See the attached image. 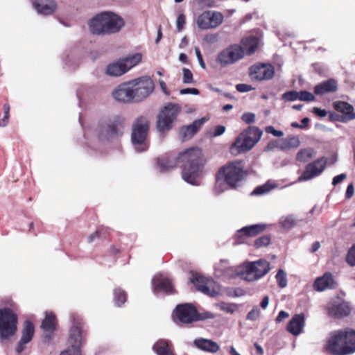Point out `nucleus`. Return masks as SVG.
<instances>
[{"label":"nucleus","mask_w":355,"mask_h":355,"mask_svg":"<svg viewBox=\"0 0 355 355\" xmlns=\"http://www.w3.org/2000/svg\"><path fill=\"white\" fill-rule=\"evenodd\" d=\"M178 162L182 164V179L190 184L198 185L197 178L205 163L201 150L190 148L180 153L178 157L164 155L157 159L155 168L159 172L165 173L174 168Z\"/></svg>","instance_id":"nucleus-1"},{"label":"nucleus","mask_w":355,"mask_h":355,"mask_svg":"<svg viewBox=\"0 0 355 355\" xmlns=\"http://www.w3.org/2000/svg\"><path fill=\"white\" fill-rule=\"evenodd\" d=\"M334 355H349L355 352V330L345 328L330 333L325 345Z\"/></svg>","instance_id":"nucleus-2"},{"label":"nucleus","mask_w":355,"mask_h":355,"mask_svg":"<svg viewBox=\"0 0 355 355\" xmlns=\"http://www.w3.org/2000/svg\"><path fill=\"white\" fill-rule=\"evenodd\" d=\"M124 25L123 19L112 12H102L97 14L89 22L90 31L98 35L116 33Z\"/></svg>","instance_id":"nucleus-3"},{"label":"nucleus","mask_w":355,"mask_h":355,"mask_svg":"<svg viewBox=\"0 0 355 355\" xmlns=\"http://www.w3.org/2000/svg\"><path fill=\"white\" fill-rule=\"evenodd\" d=\"M270 270V263L265 259H259L244 262L236 268V272L243 280L254 282L268 274Z\"/></svg>","instance_id":"nucleus-4"},{"label":"nucleus","mask_w":355,"mask_h":355,"mask_svg":"<svg viewBox=\"0 0 355 355\" xmlns=\"http://www.w3.org/2000/svg\"><path fill=\"white\" fill-rule=\"evenodd\" d=\"M263 132L256 127H250L243 131L230 147V153L237 155L251 150L261 139Z\"/></svg>","instance_id":"nucleus-5"},{"label":"nucleus","mask_w":355,"mask_h":355,"mask_svg":"<svg viewBox=\"0 0 355 355\" xmlns=\"http://www.w3.org/2000/svg\"><path fill=\"white\" fill-rule=\"evenodd\" d=\"M123 123V119L120 116L101 121L96 130V136L101 141H110L121 134L120 127Z\"/></svg>","instance_id":"nucleus-6"},{"label":"nucleus","mask_w":355,"mask_h":355,"mask_svg":"<svg viewBox=\"0 0 355 355\" xmlns=\"http://www.w3.org/2000/svg\"><path fill=\"white\" fill-rule=\"evenodd\" d=\"M181 111L178 104L168 103L160 110L157 121V128L159 132L164 133L170 130Z\"/></svg>","instance_id":"nucleus-7"},{"label":"nucleus","mask_w":355,"mask_h":355,"mask_svg":"<svg viewBox=\"0 0 355 355\" xmlns=\"http://www.w3.org/2000/svg\"><path fill=\"white\" fill-rule=\"evenodd\" d=\"M17 330V316L10 309H0V338L1 340L10 339Z\"/></svg>","instance_id":"nucleus-8"},{"label":"nucleus","mask_w":355,"mask_h":355,"mask_svg":"<svg viewBox=\"0 0 355 355\" xmlns=\"http://www.w3.org/2000/svg\"><path fill=\"white\" fill-rule=\"evenodd\" d=\"M218 175L231 187H236L239 182L244 180L246 173L243 170L242 164L239 162H232L223 167Z\"/></svg>","instance_id":"nucleus-9"},{"label":"nucleus","mask_w":355,"mask_h":355,"mask_svg":"<svg viewBox=\"0 0 355 355\" xmlns=\"http://www.w3.org/2000/svg\"><path fill=\"white\" fill-rule=\"evenodd\" d=\"M214 315L211 313H206L202 317L198 314L196 309L191 305L185 304L177 306L174 311V321L176 323L190 324L198 320L213 318Z\"/></svg>","instance_id":"nucleus-10"},{"label":"nucleus","mask_w":355,"mask_h":355,"mask_svg":"<svg viewBox=\"0 0 355 355\" xmlns=\"http://www.w3.org/2000/svg\"><path fill=\"white\" fill-rule=\"evenodd\" d=\"M148 129L149 121L144 117L139 118L133 125L132 141L138 152L145 151L148 148L146 139Z\"/></svg>","instance_id":"nucleus-11"},{"label":"nucleus","mask_w":355,"mask_h":355,"mask_svg":"<svg viewBox=\"0 0 355 355\" xmlns=\"http://www.w3.org/2000/svg\"><path fill=\"white\" fill-rule=\"evenodd\" d=\"M135 102H139L147 98L154 90V83L148 76L140 77L130 80Z\"/></svg>","instance_id":"nucleus-12"},{"label":"nucleus","mask_w":355,"mask_h":355,"mask_svg":"<svg viewBox=\"0 0 355 355\" xmlns=\"http://www.w3.org/2000/svg\"><path fill=\"white\" fill-rule=\"evenodd\" d=\"M245 52L240 45L234 44L221 51L216 58L217 62L222 67L231 65L244 57Z\"/></svg>","instance_id":"nucleus-13"},{"label":"nucleus","mask_w":355,"mask_h":355,"mask_svg":"<svg viewBox=\"0 0 355 355\" xmlns=\"http://www.w3.org/2000/svg\"><path fill=\"white\" fill-rule=\"evenodd\" d=\"M223 21V15L218 12L205 11L196 19L198 26L200 29H211L218 27Z\"/></svg>","instance_id":"nucleus-14"},{"label":"nucleus","mask_w":355,"mask_h":355,"mask_svg":"<svg viewBox=\"0 0 355 355\" xmlns=\"http://www.w3.org/2000/svg\"><path fill=\"white\" fill-rule=\"evenodd\" d=\"M191 282L195 284L197 290L211 297L218 295L220 292V287L213 280L203 281V278L197 275H193Z\"/></svg>","instance_id":"nucleus-15"},{"label":"nucleus","mask_w":355,"mask_h":355,"mask_svg":"<svg viewBox=\"0 0 355 355\" xmlns=\"http://www.w3.org/2000/svg\"><path fill=\"white\" fill-rule=\"evenodd\" d=\"M132 92V86H131L130 81H128L120 84L114 89L112 92V96L119 103H129L135 102Z\"/></svg>","instance_id":"nucleus-16"},{"label":"nucleus","mask_w":355,"mask_h":355,"mask_svg":"<svg viewBox=\"0 0 355 355\" xmlns=\"http://www.w3.org/2000/svg\"><path fill=\"white\" fill-rule=\"evenodd\" d=\"M326 164L327 159L324 157H322L313 163L309 164L306 166L304 173L299 177L298 180L300 182L307 181L318 176L324 171Z\"/></svg>","instance_id":"nucleus-17"},{"label":"nucleus","mask_w":355,"mask_h":355,"mask_svg":"<svg viewBox=\"0 0 355 355\" xmlns=\"http://www.w3.org/2000/svg\"><path fill=\"white\" fill-rule=\"evenodd\" d=\"M250 76L257 80H267L275 75L274 67L270 64H259L250 67Z\"/></svg>","instance_id":"nucleus-18"},{"label":"nucleus","mask_w":355,"mask_h":355,"mask_svg":"<svg viewBox=\"0 0 355 355\" xmlns=\"http://www.w3.org/2000/svg\"><path fill=\"white\" fill-rule=\"evenodd\" d=\"M327 310L330 315L342 318L349 314L351 308L348 302L337 300L327 306Z\"/></svg>","instance_id":"nucleus-19"},{"label":"nucleus","mask_w":355,"mask_h":355,"mask_svg":"<svg viewBox=\"0 0 355 355\" xmlns=\"http://www.w3.org/2000/svg\"><path fill=\"white\" fill-rule=\"evenodd\" d=\"M265 230L264 225H252L246 226L238 230L235 234V239L238 243L244 242L245 237L254 236Z\"/></svg>","instance_id":"nucleus-20"},{"label":"nucleus","mask_w":355,"mask_h":355,"mask_svg":"<svg viewBox=\"0 0 355 355\" xmlns=\"http://www.w3.org/2000/svg\"><path fill=\"white\" fill-rule=\"evenodd\" d=\"M34 331L33 324L31 322L26 320L24 322V329L22 330V336L16 347V352L18 354L21 353L26 348L25 345L31 342L33 337Z\"/></svg>","instance_id":"nucleus-21"},{"label":"nucleus","mask_w":355,"mask_h":355,"mask_svg":"<svg viewBox=\"0 0 355 355\" xmlns=\"http://www.w3.org/2000/svg\"><path fill=\"white\" fill-rule=\"evenodd\" d=\"M153 292L157 293L161 291L166 293L173 292V285L171 281L162 275H156L152 279Z\"/></svg>","instance_id":"nucleus-22"},{"label":"nucleus","mask_w":355,"mask_h":355,"mask_svg":"<svg viewBox=\"0 0 355 355\" xmlns=\"http://www.w3.org/2000/svg\"><path fill=\"white\" fill-rule=\"evenodd\" d=\"M33 6L37 13L43 15H51L56 10V3L53 0H35Z\"/></svg>","instance_id":"nucleus-23"},{"label":"nucleus","mask_w":355,"mask_h":355,"mask_svg":"<svg viewBox=\"0 0 355 355\" xmlns=\"http://www.w3.org/2000/svg\"><path fill=\"white\" fill-rule=\"evenodd\" d=\"M335 281L329 272L324 273L322 277H318L313 284V288L316 291L322 292L327 289H331L335 286Z\"/></svg>","instance_id":"nucleus-24"},{"label":"nucleus","mask_w":355,"mask_h":355,"mask_svg":"<svg viewBox=\"0 0 355 355\" xmlns=\"http://www.w3.org/2000/svg\"><path fill=\"white\" fill-rule=\"evenodd\" d=\"M304 326V317L303 314L294 315L287 326V330L294 336L300 334Z\"/></svg>","instance_id":"nucleus-25"},{"label":"nucleus","mask_w":355,"mask_h":355,"mask_svg":"<svg viewBox=\"0 0 355 355\" xmlns=\"http://www.w3.org/2000/svg\"><path fill=\"white\" fill-rule=\"evenodd\" d=\"M193 345L198 349L210 353H216L220 349V346L217 343L207 338L195 339L193 341Z\"/></svg>","instance_id":"nucleus-26"},{"label":"nucleus","mask_w":355,"mask_h":355,"mask_svg":"<svg viewBox=\"0 0 355 355\" xmlns=\"http://www.w3.org/2000/svg\"><path fill=\"white\" fill-rule=\"evenodd\" d=\"M83 338L80 329L77 326H73L69 331L68 338L69 348L80 350Z\"/></svg>","instance_id":"nucleus-27"},{"label":"nucleus","mask_w":355,"mask_h":355,"mask_svg":"<svg viewBox=\"0 0 355 355\" xmlns=\"http://www.w3.org/2000/svg\"><path fill=\"white\" fill-rule=\"evenodd\" d=\"M173 345L171 341L165 339L157 340L153 346V351L157 355H175L173 352Z\"/></svg>","instance_id":"nucleus-28"},{"label":"nucleus","mask_w":355,"mask_h":355,"mask_svg":"<svg viewBox=\"0 0 355 355\" xmlns=\"http://www.w3.org/2000/svg\"><path fill=\"white\" fill-rule=\"evenodd\" d=\"M205 118L196 120L192 124L182 128L180 134L184 139H188L192 137L206 122Z\"/></svg>","instance_id":"nucleus-29"},{"label":"nucleus","mask_w":355,"mask_h":355,"mask_svg":"<svg viewBox=\"0 0 355 355\" xmlns=\"http://www.w3.org/2000/svg\"><path fill=\"white\" fill-rule=\"evenodd\" d=\"M337 87V82L334 79H329L315 85L314 92L317 95H322L335 92Z\"/></svg>","instance_id":"nucleus-30"},{"label":"nucleus","mask_w":355,"mask_h":355,"mask_svg":"<svg viewBox=\"0 0 355 355\" xmlns=\"http://www.w3.org/2000/svg\"><path fill=\"white\" fill-rule=\"evenodd\" d=\"M120 60L109 64L105 69V73L112 77H119L126 73Z\"/></svg>","instance_id":"nucleus-31"},{"label":"nucleus","mask_w":355,"mask_h":355,"mask_svg":"<svg viewBox=\"0 0 355 355\" xmlns=\"http://www.w3.org/2000/svg\"><path fill=\"white\" fill-rule=\"evenodd\" d=\"M142 60V55L139 53L130 55L125 58L120 59L123 69L128 72L130 69L137 65Z\"/></svg>","instance_id":"nucleus-32"},{"label":"nucleus","mask_w":355,"mask_h":355,"mask_svg":"<svg viewBox=\"0 0 355 355\" xmlns=\"http://www.w3.org/2000/svg\"><path fill=\"white\" fill-rule=\"evenodd\" d=\"M300 144V141L299 137L297 136H291L280 140L277 146L280 150H285L297 148Z\"/></svg>","instance_id":"nucleus-33"},{"label":"nucleus","mask_w":355,"mask_h":355,"mask_svg":"<svg viewBox=\"0 0 355 355\" xmlns=\"http://www.w3.org/2000/svg\"><path fill=\"white\" fill-rule=\"evenodd\" d=\"M242 44L245 53L250 55L256 51L259 44V40L257 37L250 36L243 39Z\"/></svg>","instance_id":"nucleus-34"},{"label":"nucleus","mask_w":355,"mask_h":355,"mask_svg":"<svg viewBox=\"0 0 355 355\" xmlns=\"http://www.w3.org/2000/svg\"><path fill=\"white\" fill-rule=\"evenodd\" d=\"M55 316L52 313L46 312V315L42 322L41 328L46 332L51 333L55 329Z\"/></svg>","instance_id":"nucleus-35"},{"label":"nucleus","mask_w":355,"mask_h":355,"mask_svg":"<svg viewBox=\"0 0 355 355\" xmlns=\"http://www.w3.org/2000/svg\"><path fill=\"white\" fill-rule=\"evenodd\" d=\"M334 107L336 110L346 114L349 119L355 118V116L352 115L354 107L349 103L343 101L336 102Z\"/></svg>","instance_id":"nucleus-36"},{"label":"nucleus","mask_w":355,"mask_h":355,"mask_svg":"<svg viewBox=\"0 0 355 355\" xmlns=\"http://www.w3.org/2000/svg\"><path fill=\"white\" fill-rule=\"evenodd\" d=\"M315 155V151L311 148L300 150L297 154V159L300 162H306Z\"/></svg>","instance_id":"nucleus-37"},{"label":"nucleus","mask_w":355,"mask_h":355,"mask_svg":"<svg viewBox=\"0 0 355 355\" xmlns=\"http://www.w3.org/2000/svg\"><path fill=\"white\" fill-rule=\"evenodd\" d=\"M277 187V184L274 182H268L266 184L259 186L257 188L254 189V191L252 192V195H263L266 194L275 188Z\"/></svg>","instance_id":"nucleus-38"},{"label":"nucleus","mask_w":355,"mask_h":355,"mask_svg":"<svg viewBox=\"0 0 355 355\" xmlns=\"http://www.w3.org/2000/svg\"><path fill=\"white\" fill-rule=\"evenodd\" d=\"M279 223L282 228L290 230L295 225L296 219L293 215L283 216L279 218Z\"/></svg>","instance_id":"nucleus-39"},{"label":"nucleus","mask_w":355,"mask_h":355,"mask_svg":"<svg viewBox=\"0 0 355 355\" xmlns=\"http://www.w3.org/2000/svg\"><path fill=\"white\" fill-rule=\"evenodd\" d=\"M114 300L115 304L118 306L122 305L126 301L125 293L120 288L114 290Z\"/></svg>","instance_id":"nucleus-40"},{"label":"nucleus","mask_w":355,"mask_h":355,"mask_svg":"<svg viewBox=\"0 0 355 355\" xmlns=\"http://www.w3.org/2000/svg\"><path fill=\"white\" fill-rule=\"evenodd\" d=\"M276 281L280 288H285L287 286V275L282 269H279L275 276Z\"/></svg>","instance_id":"nucleus-41"},{"label":"nucleus","mask_w":355,"mask_h":355,"mask_svg":"<svg viewBox=\"0 0 355 355\" xmlns=\"http://www.w3.org/2000/svg\"><path fill=\"white\" fill-rule=\"evenodd\" d=\"M216 306L221 311L227 313H233L236 309V305L232 303L220 302L216 304Z\"/></svg>","instance_id":"nucleus-42"},{"label":"nucleus","mask_w":355,"mask_h":355,"mask_svg":"<svg viewBox=\"0 0 355 355\" xmlns=\"http://www.w3.org/2000/svg\"><path fill=\"white\" fill-rule=\"evenodd\" d=\"M182 73H183L182 81L184 84H192L194 83L193 73L189 69L183 68Z\"/></svg>","instance_id":"nucleus-43"},{"label":"nucleus","mask_w":355,"mask_h":355,"mask_svg":"<svg viewBox=\"0 0 355 355\" xmlns=\"http://www.w3.org/2000/svg\"><path fill=\"white\" fill-rule=\"evenodd\" d=\"M298 100L302 101L311 102L315 100V96L311 92L306 91H300L298 92Z\"/></svg>","instance_id":"nucleus-44"},{"label":"nucleus","mask_w":355,"mask_h":355,"mask_svg":"<svg viewBox=\"0 0 355 355\" xmlns=\"http://www.w3.org/2000/svg\"><path fill=\"white\" fill-rule=\"evenodd\" d=\"M261 315V311L257 306H255L247 314L246 319L248 320L254 321L259 318Z\"/></svg>","instance_id":"nucleus-45"},{"label":"nucleus","mask_w":355,"mask_h":355,"mask_svg":"<svg viewBox=\"0 0 355 355\" xmlns=\"http://www.w3.org/2000/svg\"><path fill=\"white\" fill-rule=\"evenodd\" d=\"M298 92L289 91L282 94V99L286 101H294L298 100Z\"/></svg>","instance_id":"nucleus-46"},{"label":"nucleus","mask_w":355,"mask_h":355,"mask_svg":"<svg viewBox=\"0 0 355 355\" xmlns=\"http://www.w3.org/2000/svg\"><path fill=\"white\" fill-rule=\"evenodd\" d=\"M3 117L1 119V124L0 125L1 127H5L8 123V119L10 116V105L8 104H5L3 105Z\"/></svg>","instance_id":"nucleus-47"},{"label":"nucleus","mask_w":355,"mask_h":355,"mask_svg":"<svg viewBox=\"0 0 355 355\" xmlns=\"http://www.w3.org/2000/svg\"><path fill=\"white\" fill-rule=\"evenodd\" d=\"M186 24V17L184 14H180L176 20V28L178 32H181Z\"/></svg>","instance_id":"nucleus-48"},{"label":"nucleus","mask_w":355,"mask_h":355,"mask_svg":"<svg viewBox=\"0 0 355 355\" xmlns=\"http://www.w3.org/2000/svg\"><path fill=\"white\" fill-rule=\"evenodd\" d=\"M270 243V238L268 236H264L257 239L254 245L257 248H261L268 245Z\"/></svg>","instance_id":"nucleus-49"},{"label":"nucleus","mask_w":355,"mask_h":355,"mask_svg":"<svg viewBox=\"0 0 355 355\" xmlns=\"http://www.w3.org/2000/svg\"><path fill=\"white\" fill-rule=\"evenodd\" d=\"M241 119L247 124L253 123L255 121V114L252 112H245L242 115Z\"/></svg>","instance_id":"nucleus-50"},{"label":"nucleus","mask_w":355,"mask_h":355,"mask_svg":"<svg viewBox=\"0 0 355 355\" xmlns=\"http://www.w3.org/2000/svg\"><path fill=\"white\" fill-rule=\"evenodd\" d=\"M347 262L351 266H355V246L352 247L347 256Z\"/></svg>","instance_id":"nucleus-51"},{"label":"nucleus","mask_w":355,"mask_h":355,"mask_svg":"<svg viewBox=\"0 0 355 355\" xmlns=\"http://www.w3.org/2000/svg\"><path fill=\"white\" fill-rule=\"evenodd\" d=\"M265 131L268 134H272L275 137H281L284 135V132L281 130H277L273 126H267Z\"/></svg>","instance_id":"nucleus-52"},{"label":"nucleus","mask_w":355,"mask_h":355,"mask_svg":"<svg viewBox=\"0 0 355 355\" xmlns=\"http://www.w3.org/2000/svg\"><path fill=\"white\" fill-rule=\"evenodd\" d=\"M221 178H222L218 175L214 188L215 193L217 194H220L225 191L223 182H222Z\"/></svg>","instance_id":"nucleus-53"},{"label":"nucleus","mask_w":355,"mask_h":355,"mask_svg":"<svg viewBox=\"0 0 355 355\" xmlns=\"http://www.w3.org/2000/svg\"><path fill=\"white\" fill-rule=\"evenodd\" d=\"M195 53L200 66L204 69H206V64L202 59L200 51L198 47H195Z\"/></svg>","instance_id":"nucleus-54"},{"label":"nucleus","mask_w":355,"mask_h":355,"mask_svg":"<svg viewBox=\"0 0 355 355\" xmlns=\"http://www.w3.org/2000/svg\"><path fill=\"white\" fill-rule=\"evenodd\" d=\"M218 35L217 34H207L204 37V40L208 44H214L218 41Z\"/></svg>","instance_id":"nucleus-55"},{"label":"nucleus","mask_w":355,"mask_h":355,"mask_svg":"<svg viewBox=\"0 0 355 355\" xmlns=\"http://www.w3.org/2000/svg\"><path fill=\"white\" fill-rule=\"evenodd\" d=\"M236 87L239 92H247L253 89L251 85L247 84H238Z\"/></svg>","instance_id":"nucleus-56"},{"label":"nucleus","mask_w":355,"mask_h":355,"mask_svg":"<svg viewBox=\"0 0 355 355\" xmlns=\"http://www.w3.org/2000/svg\"><path fill=\"white\" fill-rule=\"evenodd\" d=\"M60 355H82L81 350L73 349L71 348H67V349L62 351Z\"/></svg>","instance_id":"nucleus-57"},{"label":"nucleus","mask_w":355,"mask_h":355,"mask_svg":"<svg viewBox=\"0 0 355 355\" xmlns=\"http://www.w3.org/2000/svg\"><path fill=\"white\" fill-rule=\"evenodd\" d=\"M180 94L182 95L184 94H193L198 95L199 94V90L196 88H185L180 90Z\"/></svg>","instance_id":"nucleus-58"},{"label":"nucleus","mask_w":355,"mask_h":355,"mask_svg":"<svg viewBox=\"0 0 355 355\" xmlns=\"http://www.w3.org/2000/svg\"><path fill=\"white\" fill-rule=\"evenodd\" d=\"M225 131V127L223 125H217L214 128L213 133L214 137H218L223 135Z\"/></svg>","instance_id":"nucleus-59"},{"label":"nucleus","mask_w":355,"mask_h":355,"mask_svg":"<svg viewBox=\"0 0 355 355\" xmlns=\"http://www.w3.org/2000/svg\"><path fill=\"white\" fill-rule=\"evenodd\" d=\"M345 178H346V175L344 173L336 175L333 178L332 184L336 185V184L340 183L341 182H343Z\"/></svg>","instance_id":"nucleus-60"},{"label":"nucleus","mask_w":355,"mask_h":355,"mask_svg":"<svg viewBox=\"0 0 355 355\" xmlns=\"http://www.w3.org/2000/svg\"><path fill=\"white\" fill-rule=\"evenodd\" d=\"M100 236V232L98 230H96V232H93L92 234H91L88 238H87V241L88 243H93L94 241H95L97 239H98Z\"/></svg>","instance_id":"nucleus-61"},{"label":"nucleus","mask_w":355,"mask_h":355,"mask_svg":"<svg viewBox=\"0 0 355 355\" xmlns=\"http://www.w3.org/2000/svg\"><path fill=\"white\" fill-rule=\"evenodd\" d=\"M313 112L320 117H324L327 114V112L325 110H322L317 107L313 108Z\"/></svg>","instance_id":"nucleus-62"},{"label":"nucleus","mask_w":355,"mask_h":355,"mask_svg":"<svg viewBox=\"0 0 355 355\" xmlns=\"http://www.w3.org/2000/svg\"><path fill=\"white\" fill-rule=\"evenodd\" d=\"M288 316L289 315L287 312L284 311H281L276 318V322H281L283 320L287 318Z\"/></svg>","instance_id":"nucleus-63"},{"label":"nucleus","mask_w":355,"mask_h":355,"mask_svg":"<svg viewBox=\"0 0 355 355\" xmlns=\"http://www.w3.org/2000/svg\"><path fill=\"white\" fill-rule=\"evenodd\" d=\"M268 304H269V297L268 295H266L263 297V299L260 303V306L263 309H266L268 307Z\"/></svg>","instance_id":"nucleus-64"}]
</instances>
